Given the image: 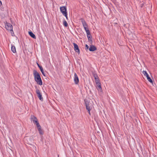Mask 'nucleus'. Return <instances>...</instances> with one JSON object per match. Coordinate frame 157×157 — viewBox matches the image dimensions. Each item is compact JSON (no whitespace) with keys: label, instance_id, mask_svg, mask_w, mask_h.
Masks as SVG:
<instances>
[{"label":"nucleus","instance_id":"nucleus-1","mask_svg":"<svg viewBox=\"0 0 157 157\" xmlns=\"http://www.w3.org/2000/svg\"><path fill=\"white\" fill-rule=\"evenodd\" d=\"M33 75L35 81L37 83L40 85H41L42 84V81L40 75L36 70L33 71Z\"/></svg>","mask_w":157,"mask_h":157},{"label":"nucleus","instance_id":"nucleus-2","mask_svg":"<svg viewBox=\"0 0 157 157\" xmlns=\"http://www.w3.org/2000/svg\"><path fill=\"white\" fill-rule=\"evenodd\" d=\"M85 104L87 110H88L89 113L90 115V111L91 109V104L89 103V102L86 100H85Z\"/></svg>","mask_w":157,"mask_h":157},{"label":"nucleus","instance_id":"nucleus-3","mask_svg":"<svg viewBox=\"0 0 157 157\" xmlns=\"http://www.w3.org/2000/svg\"><path fill=\"white\" fill-rule=\"evenodd\" d=\"M5 27L7 30L11 31L12 34V32L13 33V26L10 24L7 23L5 25Z\"/></svg>","mask_w":157,"mask_h":157},{"label":"nucleus","instance_id":"nucleus-4","mask_svg":"<svg viewBox=\"0 0 157 157\" xmlns=\"http://www.w3.org/2000/svg\"><path fill=\"white\" fill-rule=\"evenodd\" d=\"M36 92L38 98L40 101H42L43 100V98L42 97V94L40 92V90L38 89H36Z\"/></svg>","mask_w":157,"mask_h":157},{"label":"nucleus","instance_id":"nucleus-5","mask_svg":"<svg viewBox=\"0 0 157 157\" xmlns=\"http://www.w3.org/2000/svg\"><path fill=\"white\" fill-rule=\"evenodd\" d=\"M143 74L145 76H146L147 79L151 83H152L153 81L150 77H149V75L147 71H143Z\"/></svg>","mask_w":157,"mask_h":157},{"label":"nucleus","instance_id":"nucleus-6","mask_svg":"<svg viewBox=\"0 0 157 157\" xmlns=\"http://www.w3.org/2000/svg\"><path fill=\"white\" fill-rule=\"evenodd\" d=\"M74 81L76 84H78L79 82V79L76 73L74 74Z\"/></svg>","mask_w":157,"mask_h":157},{"label":"nucleus","instance_id":"nucleus-7","mask_svg":"<svg viewBox=\"0 0 157 157\" xmlns=\"http://www.w3.org/2000/svg\"><path fill=\"white\" fill-rule=\"evenodd\" d=\"M60 11L63 14L64 13H66L67 12V9L65 6H63L60 7Z\"/></svg>","mask_w":157,"mask_h":157},{"label":"nucleus","instance_id":"nucleus-8","mask_svg":"<svg viewBox=\"0 0 157 157\" xmlns=\"http://www.w3.org/2000/svg\"><path fill=\"white\" fill-rule=\"evenodd\" d=\"M31 120V121H33L34 124H35L38 122L37 118L34 116H32Z\"/></svg>","mask_w":157,"mask_h":157},{"label":"nucleus","instance_id":"nucleus-9","mask_svg":"<svg viewBox=\"0 0 157 157\" xmlns=\"http://www.w3.org/2000/svg\"><path fill=\"white\" fill-rule=\"evenodd\" d=\"M73 45L74 47L75 50L76 52L79 53V49L78 46L75 43H73Z\"/></svg>","mask_w":157,"mask_h":157},{"label":"nucleus","instance_id":"nucleus-10","mask_svg":"<svg viewBox=\"0 0 157 157\" xmlns=\"http://www.w3.org/2000/svg\"><path fill=\"white\" fill-rule=\"evenodd\" d=\"M82 25L84 27V28L86 27H88V25L85 21V20L83 18H81L80 19Z\"/></svg>","mask_w":157,"mask_h":157},{"label":"nucleus","instance_id":"nucleus-11","mask_svg":"<svg viewBox=\"0 0 157 157\" xmlns=\"http://www.w3.org/2000/svg\"><path fill=\"white\" fill-rule=\"evenodd\" d=\"M97 50L96 48L94 45H91L89 48V50L91 52H94Z\"/></svg>","mask_w":157,"mask_h":157},{"label":"nucleus","instance_id":"nucleus-12","mask_svg":"<svg viewBox=\"0 0 157 157\" xmlns=\"http://www.w3.org/2000/svg\"><path fill=\"white\" fill-rule=\"evenodd\" d=\"M97 85V88L98 90L100 91H102V89L101 86V83H99L96 84Z\"/></svg>","mask_w":157,"mask_h":157},{"label":"nucleus","instance_id":"nucleus-13","mask_svg":"<svg viewBox=\"0 0 157 157\" xmlns=\"http://www.w3.org/2000/svg\"><path fill=\"white\" fill-rule=\"evenodd\" d=\"M29 35L33 38L36 39V36L31 31H29Z\"/></svg>","mask_w":157,"mask_h":157},{"label":"nucleus","instance_id":"nucleus-14","mask_svg":"<svg viewBox=\"0 0 157 157\" xmlns=\"http://www.w3.org/2000/svg\"><path fill=\"white\" fill-rule=\"evenodd\" d=\"M11 50L12 51V52L14 53H15L16 52V48H15V47L14 46H13V45L12 46Z\"/></svg>","mask_w":157,"mask_h":157},{"label":"nucleus","instance_id":"nucleus-15","mask_svg":"<svg viewBox=\"0 0 157 157\" xmlns=\"http://www.w3.org/2000/svg\"><path fill=\"white\" fill-rule=\"evenodd\" d=\"M38 129L40 134L42 135L43 134L44 132L41 129V127L38 128Z\"/></svg>","mask_w":157,"mask_h":157},{"label":"nucleus","instance_id":"nucleus-16","mask_svg":"<svg viewBox=\"0 0 157 157\" xmlns=\"http://www.w3.org/2000/svg\"><path fill=\"white\" fill-rule=\"evenodd\" d=\"M87 36L88 38V41H92V36H91V35H87Z\"/></svg>","mask_w":157,"mask_h":157},{"label":"nucleus","instance_id":"nucleus-17","mask_svg":"<svg viewBox=\"0 0 157 157\" xmlns=\"http://www.w3.org/2000/svg\"><path fill=\"white\" fill-rule=\"evenodd\" d=\"M63 25L66 27H67L68 25V24L67 22L65 20H64L63 21Z\"/></svg>","mask_w":157,"mask_h":157},{"label":"nucleus","instance_id":"nucleus-18","mask_svg":"<svg viewBox=\"0 0 157 157\" xmlns=\"http://www.w3.org/2000/svg\"><path fill=\"white\" fill-rule=\"evenodd\" d=\"M37 65L38 67L39 68L41 71L43 70V68L38 63H37Z\"/></svg>","mask_w":157,"mask_h":157},{"label":"nucleus","instance_id":"nucleus-19","mask_svg":"<svg viewBox=\"0 0 157 157\" xmlns=\"http://www.w3.org/2000/svg\"><path fill=\"white\" fill-rule=\"evenodd\" d=\"M95 82H96V84L99 83H100V82H99V80L98 78H95Z\"/></svg>","mask_w":157,"mask_h":157},{"label":"nucleus","instance_id":"nucleus-20","mask_svg":"<svg viewBox=\"0 0 157 157\" xmlns=\"http://www.w3.org/2000/svg\"><path fill=\"white\" fill-rule=\"evenodd\" d=\"M36 124L37 128H41V126L39 124L38 122L36 123V124Z\"/></svg>","mask_w":157,"mask_h":157},{"label":"nucleus","instance_id":"nucleus-21","mask_svg":"<svg viewBox=\"0 0 157 157\" xmlns=\"http://www.w3.org/2000/svg\"><path fill=\"white\" fill-rule=\"evenodd\" d=\"M86 33L87 34V35H91L89 30L86 31Z\"/></svg>","mask_w":157,"mask_h":157},{"label":"nucleus","instance_id":"nucleus-22","mask_svg":"<svg viewBox=\"0 0 157 157\" xmlns=\"http://www.w3.org/2000/svg\"><path fill=\"white\" fill-rule=\"evenodd\" d=\"M41 73H42V74H43V75L44 76H46L45 74L44 73V70H43L42 71H41Z\"/></svg>","mask_w":157,"mask_h":157},{"label":"nucleus","instance_id":"nucleus-23","mask_svg":"<svg viewBox=\"0 0 157 157\" xmlns=\"http://www.w3.org/2000/svg\"><path fill=\"white\" fill-rule=\"evenodd\" d=\"M85 47H86V50H87L89 48V46L86 44L85 45Z\"/></svg>","mask_w":157,"mask_h":157},{"label":"nucleus","instance_id":"nucleus-24","mask_svg":"<svg viewBox=\"0 0 157 157\" xmlns=\"http://www.w3.org/2000/svg\"><path fill=\"white\" fill-rule=\"evenodd\" d=\"M64 16L66 17H67V13L66 12L65 13H64L63 14Z\"/></svg>","mask_w":157,"mask_h":157},{"label":"nucleus","instance_id":"nucleus-25","mask_svg":"<svg viewBox=\"0 0 157 157\" xmlns=\"http://www.w3.org/2000/svg\"><path fill=\"white\" fill-rule=\"evenodd\" d=\"M87 27L84 28L85 31L86 32V31L89 30L87 28Z\"/></svg>","mask_w":157,"mask_h":157},{"label":"nucleus","instance_id":"nucleus-26","mask_svg":"<svg viewBox=\"0 0 157 157\" xmlns=\"http://www.w3.org/2000/svg\"><path fill=\"white\" fill-rule=\"evenodd\" d=\"M94 77L95 79V78H98V77L97 75H94Z\"/></svg>","mask_w":157,"mask_h":157},{"label":"nucleus","instance_id":"nucleus-27","mask_svg":"<svg viewBox=\"0 0 157 157\" xmlns=\"http://www.w3.org/2000/svg\"><path fill=\"white\" fill-rule=\"evenodd\" d=\"M66 18L67 20L68 19V17H66Z\"/></svg>","mask_w":157,"mask_h":157},{"label":"nucleus","instance_id":"nucleus-28","mask_svg":"<svg viewBox=\"0 0 157 157\" xmlns=\"http://www.w3.org/2000/svg\"><path fill=\"white\" fill-rule=\"evenodd\" d=\"M142 6H142V5H141V7H142Z\"/></svg>","mask_w":157,"mask_h":157},{"label":"nucleus","instance_id":"nucleus-29","mask_svg":"<svg viewBox=\"0 0 157 157\" xmlns=\"http://www.w3.org/2000/svg\"><path fill=\"white\" fill-rule=\"evenodd\" d=\"M58 157H59V156H58Z\"/></svg>","mask_w":157,"mask_h":157}]
</instances>
